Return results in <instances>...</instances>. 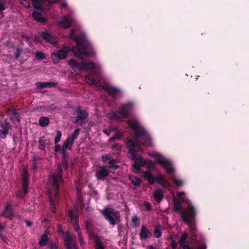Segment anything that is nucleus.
I'll return each instance as SVG.
<instances>
[{
  "label": "nucleus",
  "instance_id": "obj_27",
  "mask_svg": "<svg viewBox=\"0 0 249 249\" xmlns=\"http://www.w3.org/2000/svg\"><path fill=\"white\" fill-rule=\"evenodd\" d=\"M0 126L3 129V134L7 133H8L9 130L11 127L10 124L9 123L7 122L6 120L2 122Z\"/></svg>",
  "mask_w": 249,
  "mask_h": 249
},
{
  "label": "nucleus",
  "instance_id": "obj_3",
  "mask_svg": "<svg viewBox=\"0 0 249 249\" xmlns=\"http://www.w3.org/2000/svg\"><path fill=\"white\" fill-rule=\"evenodd\" d=\"M70 37L76 42L77 47H73V53L75 55L82 58L84 56H91L94 54L93 46L87 38L85 35L76 36L75 31L72 29L70 31Z\"/></svg>",
  "mask_w": 249,
  "mask_h": 249
},
{
  "label": "nucleus",
  "instance_id": "obj_26",
  "mask_svg": "<svg viewBox=\"0 0 249 249\" xmlns=\"http://www.w3.org/2000/svg\"><path fill=\"white\" fill-rule=\"evenodd\" d=\"M39 124L42 127H46L50 124V120L46 117H41L39 119Z\"/></svg>",
  "mask_w": 249,
  "mask_h": 249
},
{
  "label": "nucleus",
  "instance_id": "obj_55",
  "mask_svg": "<svg viewBox=\"0 0 249 249\" xmlns=\"http://www.w3.org/2000/svg\"><path fill=\"white\" fill-rule=\"evenodd\" d=\"M61 150H62V148L60 145L56 144L54 148V151L56 152H58Z\"/></svg>",
  "mask_w": 249,
  "mask_h": 249
},
{
  "label": "nucleus",
  "instance_id": "obj_18",
  "mask_svg": "<svg viewBox=\"0 0 249 249\" xmlns=\"http://www.w3.org/2000/svg\"><path fill=\"white\" fill-rule=\"evenodd\" d=\"M152 236L151 232L147 229L144 225L142 226L141 232L140 233V238L141 239H146Z\"/></svg>",
  "mask_w": 249,
  "mask_h": 249
},
{
  "label": "nucleus",
  "instance_id": "obj_60",
  "mask_svg": "<svg viewBox=\"0 0 249 249\" xmlns=\"http://www.w3.org/2000/svg\"><path fill=\"white\" fill-rule=\"evenodd\" d=\"M206 245L205 244H203L200 245V246L198 247L197 248H196V249H206Z\"/></svg>",
  "mask_w": 249,
  "mask_h": 249
},
{
  "label": "nucleus",
  "instance_id": "obj_44",
  "mask_svg": "<svg viewBox=\"0 0 249 249\" xmlns=\"http://www.w3.org/2000/svg\"><path fill=\"white\" fill-rule=\"evenodd\" d=\"M111 119L114 120H119L121 117L117 113L114 112L111 115Z\"/></svg>",
  "mask_w": 249,
  "mask_h": 249
},
{
  "label": "nucleus",
  "instance_id": "obj_36",
  "mask_svg": "<svg viewBox=\"0 0 249 249\" xmlns=\"http://www.w3.org/2000/svg\"><path fill=\"white\" fill-rule=\"evenodd\" d=\"M156 181H157L159 184L161 185V187H166V186L164 185L165 179L162 176L160 175L156 178Z\"/></svg>",
  "mask_w": 249,
  "mask_h": 249
},
{
  "label": "nucleus",
  "instance_id": "obj_57",
  "mask_svg": "<svg viewBox=\"0 0 249 249\" xmlns=\"http://www.w3.org/2000/svg\"><path fill=\"white\" fill-rule=\"evenodd\" d=\"M3 130L0 129V137L2 138H5L7 136V135L8 134L7 133L5 134H3Z\"/></svg>",
  "mask_w": 249,
  "mask_h": 249
},
{
  "label": "nucleus",
  "instance_id": "obj_19",
  "mask_svg": "<svg viewBox=\"0 0 249 249\" xmlns=\"http://www.w3.org/2000/svg\"><path fill=\"white\" fill-rule=\"evenodd\" d=\"M34 19L40 23H44L47 22V18L42 17V14L37 11H34L32 13Z\"/></svg>",
  "mask_w": 249,
  "mask_h": 249
},
{
  "label": "nucleus",
  "instance_id": "obj_54",
  "mask_svg": "<svg viewBox=\"0 0 249 249\" xmlns=\"http://www.w3.org/2000/svg\"><path fill=\"white\" fill-rule=\"evenodd\" d=\"M144 205L148 211L151 210V205L149 202H145Z\"/></svg>",
  "mask_w": 249,
  "mask_h": 249
},
{
  "label": "nucleus",
  "instance_id": "obj_33",
  "mask_svg": "<svg viewBox=\"0 0 249 249\" xmlns=\"http://www.w3.org/2000/svg\"><path fill=\"white\" fill-rule=\"evenodd\" d=\"M131 183L135 186L139 185L141 182V179L135 176H132L130 177Z\"/></svg>",
  "mask_w": 249,
  "mask_h": 249
},
{
  "label": "nucleus",
  "instance_id": "obj_52",
  "mask_svg": "<svg viewBox=\"0 0 249 249\" xmlns=\"http://www.w3.org/2000/svg\"><path fill=\"white\" fill-rule=\"evenodd\" d=\"M180 247L182 249H191V248L189 245L186 244H183L179 245Z\"/></svg>",
  "mask_w": 249,
  "mask_h": 249
},
{
  "label": "nucleus",
  "instance_id": "obj_17",
  "mask_svg": "<svg viewBox=\"0 0 249 249\" xmlns=\"http://www.w3.org/2000/svg\"><path fill=\"white\" fill-rule=\"evenodd\" d=\"M22 187H28L29 185V174L27 169L23 168L21 174Z\"/></svg>",
  "mask_w": 249,
  "mask_h": 249
},
{
  "label": "nucleus",
  "instance_id": "obj_64",
  "mask_svg": "<svg viewBox=\"0 0 249 249\" xmlns=\"http://www.w3.org/2000/svg\"><path fill=\"white\" fill-rule=\"evenodd\" d=\"M51 249H57L56 245L55 244H53L51 246Z\"/></svg>",
  "mask_w": 249,
  "mask_h": 249
},
{
  "label": "nucleus",
  "instance_id": "obj_13",
  "mask_svg": "<svg viewBox=\"0 0 249 249\" xmlns=\"http://www.w3.org/2000/svg\"><path fill=\"white\" fill-rule=\"evenodd\" d=\"M107 166H104L96 172L95 177L99 180H104L109 175V171L107 170Z\"/></svg>",
  "mask_w": 249,
  "mask_h": 249
},
{
  "label": "nucleus",
  "instance_id": "obj_40",
  "mask_svg": "<svg viewBox=\"0 0 249 249\" xmlns=\"http://www.w3.org/2000/svg\"><path fill=\"white\" fill-rule=\"evenodd\" d=\"M112 149L115 152H117L119 153L121 151L122 149V145L119 143H116L112 145Z\"/></svg>",
  "mask_w": 249,
  "mask_h": 249
},
{
  "label": "nucleus",
  "instance_id": "obj_6",
  "mask_svg": "<svg viewBox=\"0 0 249 249\" xmlns=\"http://www.w3.org/2000/svg\"><path fill=\"white\" fill-rule=\"evenodd\" d=\"M102 213L112 225H115L117 222L120 221L121 216L118 211L106 207L102 211Z\"/></svg>",
  "mask_w": 249,
  "mask_h": 249
},
{
  "label": "nucleus",
  "instance_id": "obj_49",
  "mask_svg": "<svg viewBox=\"0 0 249 249\" xmlns=\"http://www.w3.org/2000/svg\"><path fill=\"white\" fill-rule=\"evenodd\" d=\"M56 108H57V107L55 105L52 104L50 106H48L47 107L46 109L48 111H49V110L53 111V110H55Z\"/></svg>",
  "mask_w": 249,
  "mask_h": 249
},
{
  "label": "nucleus",
  "instance_id": "obj_43",
  "mask_svg": "<svg viewBox=\"0 0 249 249\" xmlns=\"http://www.w3.org/2000/svg\"><path fill=\"white\" fill-rule=\"evenodd\" d=\"M161 231L158 228L154 230V234L156 237L159 238L161 235Z\"/></svg>",
  "mask_w": 249,
  "mask_h": 249
},
{
  "label": "nucleus",
  "instance_id": "obj_31",
  "mask_svg": "<svg viewBox=\"0 0 249 249\" xmlns=\"http://www.w3.org/2000/svg\"><path fill=\"white\" fill-rule=\"evenodd\" d=\"M85 226L86 229L87 231V232L89 234H92V235H94L93 234V225L91 221L89 220L85 221Z\"/></svg>",
  "mask_w": 249,
  "mask_h": 249
},
{
  "label": "nucleus",
  "instance_id": "obj_16",
  "mask_svg": "<svg viewBox=\"0 0 249 249\" xmlns=\"http://www.w3.org/2000/svg\"><path fill=\"white\" fill-rule=\"evenodd\" d=\"M41 36L44 40L52 44H54L56 43V38L47 31L41 32Z\"/></svg>",
  "mask_w": 249,
  "mask_h": 249
},
{
  "label": "nucleus",
  "instance_id": "obj_48",
  "mask_svg": "<svg viewBox=\"0 0 249 249\" xmlns=\"http://www.w3.org/2000/svg\"><path fill=\"white\" fill-rule=\"evenodd\" d=\"M62 159H68V155L66 149H62Z\"/></svg>",
  "mask_w": 249,
  "mask_h": 249
},
{
  "label": "nucleus",
  "instance_id": "obj_25",
  "mask_svg": "<svg viewBox=\"0 0 249 249\" xmlns=\"http://www.w3.org/2000/svg\"><path fill=\"white\" fill-rule=\"evenodd\" d=\"M74 142L71 141L70 139L67 138L65 142H63V144L62 147V149L71 150L72 147V145Z\"/></svg>",
  "mask_w": 249,
  "mask_h": 249
},
{
  "label": "nucleus",
  "instance_id": "obj_30",
  "mask_svg": "<svg viewBox=\"0 0 249 249\" xmlns=\"http://www.w3.org/2000/svg\"><path fill=\"white\" fill-rule=\"evenodd\" d=\"M118 162L117 160L112 159L108 161L109 165L107 166V168H111L114 170L117 169L119 168V166L118 165L116 164V163Z\"/></svg>",
  "mask_w": 249,
  "mask_h": 249
},
{
  "label": "nucleus",
  "instance_id": "obj_9",
  "mask_svg": "<svg viewBox=\"0 0 249 249\" xmlns=\"http://www.w3.org/2000/svg\"><path fill=\"white\" fill-rule=\"evenodd\" d=\"M135 107V103L129 102L120 108L118 111V113L124 118H128L132 113Z\"/></svg>",
  "mask_w": 249,
  "mask_h": 249
},
{
  "label": "nucleus",
  "instance_id": "obj_8",
  "mask_svg": "<svg viewBox=\"0 0 249 249\" xmlns=\"http://www.w3.org/2000/svg\"><path fill=\"white\" fill-rule=\"evenodd\" d=\"M62 165L61 162H58L57 165L56 172L50 177V179L52 180L54 187H60L62 182Z\"/></svg>",
  "mask_w": 249,
  "mask_h": 249
},
{
  "label": "nucleus",
  "instance_id": "obj_20",
  "mask_svg": "<svg viewBox=\"0 0 249 249\" xmlns=\"http://www.w3.org/2000/svg\"><path fill=\"white\" fill-rule=\"evenodd\" d=\"M93 238L95 241V249H105V246L102 240L97 235H93Z\"/></svg>",
  "mask_w": 249,
  "mask_h": 249
},
{
  "label": "nucleus",
  "instance_id": "obj_41",
  "mask_svg": "<svg viewBox=\"0 0 249 249\" xmlns=\"http://www.w3.org/2000/svg\"><path fill=\"white\" fill-rule=\"evenodd\" d=\"M62 137V133L60 130H57L56 131V136L54 139V143L57 144L61 141V138Z\"/></svg>",
  "mask_w": 249,
  "mask_h": 249
},
{
  "label": "nucleus",
  "instance_id": "obj_28",
  "mask_svg": "<svg viewBox=\"0 0 249 249\" xmlns=\"http://www.w3.org/2000/svg\"><path fill=\"white\" fill-rule=\"evenodd\" d=\"M172 180L173 183L177 187H180L184 185L185 181L183 180L176 177H173Z\"/></svg>",
  "mask_w": 249,
  "mask_h": 249
},
{
  "label": "nucleus",
  "instance_id": "obj_24",
  "mask_svg": "<svg viewBox=\"0 0 249 249\" xmlns=\"http://www.w3.org/2000/svg\"><path fill=\"white\" fill-rule=\"evenodd\" d=\"M33 6L37 10H42L43 7L41 5V1H46L51 3L50 0H31Z\"/></svg>",
  "mask_w": 249,
  "mask_h": 249
},
{
  "label": "nucleus",
  "instance_id": "obj_4",
  "mask_svg": "<svg viewBox=\"0 0 249 249\" xmlns=\"http://www.w3.org/2000/svg\"><path fill=\"white\" fill-rule=\"evenodd\" d=\"M68 64L75 72L80 73L83 70H91L90 73L85 76L87 83L89 85H95L99 83L98 74L93 71L95 69L94 63L90 62L78 63L72 58L69 61Z\"/></svg>",
  "mask_w": 249,
  "mask_h": 249
},
{
  "label": "nucleus",
  "instance_id": "obj_2",
  "mask_svg": "<svg viewBox=\"0 0 249 249\" xmlns=\"http://www.w3.org/2000/svg\"><path fill=\"white\" fill-rule=\"evenodd\" d=\"M177 195L179 198V200L176 197L173 198V210L175 212L180 213L183 221L190 228L192 239L195 240L196 238V228L195 226L196 216V209L190 200L183 196L185 195L184 192H178Z\"/></svg>",
  "mask_w": 249,
  "mask_h": 249
},
{
  "label": "nucleus",
  "instance_id": "obj_21",
  "mask_svg": "<svg viewBox=\"0 0 249 249\" xmlns=\"http://www.w3.org/2000/svg\"><path fill=\"white\" fill-rule=\"evenodd\" d=\"M143 176L151 185H153L156 182V178L150 171H147L144 172L143 173Z\"/></svg>",
  "mask_w": 249,
  "mask_h": 249
},
{
  "label": "nucleus",
  "instance_id": "obj_5",
  "mask_svg": "<svg viewBox=\"0 0 249 249\" xmlns=\"http://www.w3.org/2000/svg\"><path fill=\"white\" fill-rule=\"evenodd\" d=\"M72 52L73 53V48L64 45L60 50H57L53 52L51 57L54 63H57L61 59H66L68 56V53Z\"/></svg>",
  "mask_w": 249,
  "mask_h": 249
},
{
  "label": "nucleus",
  "instance_id": "obj_14",
  "mask_svg": "<svg viewBox=\"0 0 249 249\" xmlns=\"http://www.w3.org/2000/svg\"><path fill=\"white\" fill-rule=\"evenodd\" d=\"M0 215L10 219L13 218L14 216V212L11 204L8 203L6 206L3 212Z\"/></svg>",
  "mask_w": 249,
  "mask_h": 249
},
{
  "label": "nucleus",
  "instance_id": "obj_34",
  "mask_svg": "<svg viewBox=\"0 0 249 249\" xmlns=\"http://www.w3.org/2000/svg\"><path fill=\"white\" fill-rule=\"evenodd\" d=\"M79 133H80V129L77 128L73 131V132L72 133L71 136L69 137L68 138L69 139H70L71 140V141L74 142V140L77 138L78 135H79Z\"/></svg>",
  "mask_w": 249,
  "mask_h": 249
},
{
  "label": "nucleus",
  "instance_id": "obj_53",
  "mask_svg": "<svg viewBox=\"0 0 249 249\" xmlns=\"http://www.w3.org/2000/svg\"><path fill=\"white\" fill-rule=\"evenodd\" d=\"M113 137L114 138L115 140H119L122 138V135L120 133L118 132L113 135Z\"/></svg>",
  "mask_w": 249,
  "mask_h": 249
},
{
  "label": "nucleus",
  "instance_id": "obj_46",
  "mask_svg": "<svg viewBox=\"0 0 249 249\" xmlns=\"http://www.w3.org/2000/svg\"><path fill=\"white\" fill-rule=\"evenodd\" d=\"M22 51L20 48H17L16 52L15 53V56L16 59H18L19 57L20 54L22 53Z\"/></svg>",
  "mask_w": 249,
  "mask_h": 249
},
{
  "label": "nucleus",
  "instance_id": "obj_51",
  "mask_svg": "<svg viewBox=\"0 0 249 249\" xmlns=\"http://www.w3.org/2000/svg\"><path fill=\"white\" fill-rule=\"evenodd\" d=\"M68 214L71 220H74V217L78 216L77 215H74L73 212L72 210H71L69 212Z\"/></svg>",
  "mask_w": 249,
  "mask_h": 249
},
{
  "label": "nucleus",
  "instance_id": "obj_29",
  "mask_svg": "<svg viewBox=\"0 0 249 249\" xmlns=\"http://www.w3.org/2000/svg\"><path fill=\"white\" fill-rule=\"evenodd\" d=\"M48 232L47 231H45L44 233L42 234L41 240L39 241V245L41 247H43L45 246L48 242Z\"/></svg>",
  "mask_w": 249,
  "mask_h": 249
},
{
  "label": "nucleus",
  "instance_id": "obj_42",
  "mask_svg": "<svg viewBox=\"0 0 249 249\" xmlns=\"http://www.w3.org/2000/svg\"><path fill=\"white\" fill-rule=\"evenodd\" d=\"M50 207H51V211L53 213H55L56 211V209L54 207V201L51 198L50 199Z\"/></svg>",
  "mask_w": 249,
  "mask_h": 249
},
{
  "label": "nucleus",
  "instance_id": "obj_56",
  "mask_svg": "<svg viewBox=\"0 0 249 249\" xmlns=\"http://www.w3.org/2000/svg\"><path fill=\"white\" fill-rule=\"evenodd\" d=\"M177 246H178V244H177V243L176 242H175V241H173L172 242L171 246L172 249H176L177 248Z\"/></svg>",
  "mask_w": 249,
  "mask_h": 249
},
{
  "label": "nucleus",
  "instance_id": "obj_50",
  "mask_svg": "<svg viewBox=\"0 0 249 249\" xmlns=\"http://www.w3.org/2000/svg\"><path fill=\"white\" fill-rule=\"evenodd\" d=\"M6 4V1H0V12H3L5 9V7L4 6Z\"/></svg>",
  "mask_w": 249,
  "mask_h": 249
},
{
  "label": "nucleus",
  "instance_id": "obj_35",
  "mask_svg": "<svg viewBox=\"0 0 249 249\" xmlns=\"http://www.w3.org/2000/svg\"><path fill=\"white\" fill-rule=\"evenodd\" d=\"M74 221H75V223L73 224V226L74 230L77 232H79L81 231V229H80V227H79V226L78 225V221H79L78 216H75L74 217Z\"/></svg>",
  "mask_w": 249,
  "mask_h": 249
},
{
  "label": "nucleus",
  "instance_id": "obj_23",
  "mask_svg": "<svg viewBox=\"0 0 249 249\" xmlns=\"http://www.w3.org/2000/svg\"><path fill=\"white\" fill-rule=\"evenodd\" d=\"M38 86L40 89H44L46 88L54 87L57 85V83L54 82H38L37 83Z\"/></svg>",
  "mask_w": 249,
  "mask_h": 249
},
{
  "label": "nucleus",
  "instance_id": "obj_7",
  "mask_svg": "<svg viewBox=\"0 0 249 249\" xmlns=\"http://www.w3.org/2000/svg\"><path fill=\"white\" fill-rule=\"evenodd\" d=\"M155 156L156 158V162L162 166H164L168 174L170 175L174 174L175 170L172 166V162L170 160L165 159L160 154H157Z\"/></svg>",
  "mask_w": 249,
  "mask_h": 249
},
{
  "label": "nucleus",
  "instance_id": "obj_11",
  "mask_svg": "<svg viewBox=\"0 0 249 249\" xmlns=\"http://www.w3.org/2000/svg\"><path fill=\"white\" fill-rule=\"evenodd\" d=\"M103 89L109 95L111 96L114 100L117 99L118 95L121 92V90L119 88L111 86L108 84H105L104 85Z\"/></svg>",
  "mask_w": 249,
  "mask_h": 249
},
{
  "label": "nucleus",
  "instance_id": "obj_63",
  "mask_svg": "<svg viewBox=\"0 0 249 249\" xmlns=\"http://www.w3.org/2000/svg\"><path fill=\"white\" fill-rule=\"evenodd\" d=\"M103 132L106 134L107 135L109 136L110 135L111 131H108L107 129H105L103 130Z\"/></svg>",
  "mask_w": 249,
  "mask_h": 249
},
{
  "label": "nucleus",
  "instance_id": "obj_45",
  "mask_svg": "<svg viewBox=\"0 0 249 249\" xmlns=\"http://www.w3.org/2000/svg\"><path fill=\"white\" fill-rule=\"evenodd\" d=\"M110 156L108 155H103L102 156V161L103 162H106L109 160H110Z\"/></svg>",
  "mask_w": 249,
  "mask_h": 249
},
{
  "label": "nucleus",
  "instance_id": "obj_59",
  "mask_svg": "<svg viewBox=\"0 0 249 249\" xmlns=\"http://www.w3.org/2000/svg\"><path fill=\"white\" fill-rule=\"evenodd\" d=\"M79 241L81 246H83L85 245V242L83 237L79 239Z\"/></svg>",
  "mask_w": 249,
  "mask_h": 249
},
{
  "label": "nucleus",
  "instance_id": "obj_22",
  "mask_svg": "<svg viewBox=\"0 0 249 249\" xmlns=\"http://www.w3.org/2000/svg\"><path fill=\"white\" fill-rule=\"evenodd\" d=\"M163 196V192L160 189H158L155 190L154 194V198L157 202L160 203L162 200Z\"/></svg>",
  "mask_w": 249,
  "mask_h": 249
},
{
  "label": "nucleus",
  "instance_id": "obj_61",
  "mask_svg": "<svg viewBox=\"0 0 249 249\" xmlns=\"http://www.w3.org/2000/svg\"><path fill=\"white\" fill-rule=\"evenodd\" d=\"M25 222H26L27 225L28 227H31L32 225H33V222L30 221H28L27 220H25Z\"/></svg>",
  "mask_w": 249,
  "mask_h": 249
},
{
  "label": "nucleus",
  "instance_id": "obj_38",
  "mask_svg": "<svg viewBox=\"0 0 249 249\" xmlns=\"http://www.w3.org/2000/svg\"><path fill=\"white\" fill-rule=\"evenodd\" d=\"M36 57L37 59L43 60L46 58V55L44 53L40 51H36L35 53Z\"/></svg>",
  "mask_w": 249,
  "mask_h": 249
},
{
  "label": "nucleus",
  "instance_id": "obj_39",
  "mask_svg": "<svg viewBox=\"0 0 249 249\" xmlns=\"http://www.w3.org/2000/svg\"><path fill=\"white\" fill-rule=\"evenodd\" d=\"M12 114L13 115V119L19 122L20 119V116L18 112H17L16 109L12 110Z\"/></svg>",
  "mask_w": 249,
  "mask_h": 249
},
{
  "label": "nucleus",
  "instance_id": "obj_58",
  "mask_svg": "<svg viewBox=\"0 0 249 249\" xmlns=\"http://www.w3.org/2000/svg\"><path fill=\"white\" fill-rule=\"evenodd\" d=\"M61 163L63 166L68 165V159H62Z\"/></svg>",
  "mask_w": 249,
  "mask_h": 249
},
{
  "label": "nucleus",
  "instance_id": "obj_37",
  "mask_svg": "<svg viewBox=\"0 0 249 249\" xmlns=\"http://www.w3.org/2000/svg\"><path fill=\"white\" fill-rule=\"evenodd\" d=\"M38 149L41 150H44L45 149V141L43 139V138L41 137L39 139L38 141Z\"/></svg>",
  "mask_w": 249,
  "mask_h": 249
},
{
  "label": "nucleus",
  "instance_id": "obj_32",
  "mask_svg": "<svg viewBox=\"0 0 249 249\" xmlns=\"http://www.w3.org/2000/svg\"><path fill=\"white\" fill-rule=\"evenodd\" d=\"M188 236V233L186 232H183L181 234V237L178 241L179 244L181 245L188 243V242L186 241Z\"/></svg>",
  "mask_w": 249,
  "mask_h": 249
},
{
  "label": "nucleus",
  "instance_id": "obj_1",
  "mask_svg": "<svg viewBox=\"0 0 249 249\" xmlns=\"http://www.w3.org/2000/svg\"><path fill=\"white\" fill-rule=\"evenodd\" d=\"M126 123L133 130L136 138L135 139H126L125 143L129 149V158L132 160H135L133 164L134 172L139 173L141 172V166L145 164V161L142 157H136V153L142 150V145H152V139L144 127L140 125L139 120H128Z\"/></svg>",
  "mask_w": 249,
  "mask_h": 249
},
{
  "label": "nucleus",
  "instance_id": "obj_62",
  "mask_svg": "<svg viewBox=\"0 0 249 249\" xmlns=\"http://www.w3.org/2000/svg\"><path fill=\"white\" fill-rule=\"evenodd\" d=\"M82 193L81 188H77V194L78 196H80Z\"/></svg>",
  "mask_w": 249,
  "mask_h": 249
},
{
  "label": "nucleus",
  "instance_id": "obj_47",
  "mask_svg": "<svg viewBox=\"0 0 249 249\" xmlns=\"http://www.w3.org/2000/svg\"><path fill=\"white\" fill-rule=\"evenodd\" d=\"M139 218L136 215L132 217V222L136 226H137L139 225Z\"/></svg>",
  "mask_w": 249,
  "mask_h": 249
},
{
  "label": "nucleus",
  "instance_id": "obj_15",
  "mask_svg": "<svg viewBox=\"0 0 249 249\" xmlns=\"http://www.w3.org/2000/svg\"><path fill=\"white\" fill-rule=\"evenodd\" d=\"M72 19L68 16L63 17L59 22V25L64 29H67L71 26Z\"/></svg>",
  "mask_w": 249,
  "mask_h": 249
},
{
  "label": "nucleus",
  "instance_id": "obj_10",
  "mask_svg": "<svg viewBox=\"0 0 249 249\" xmlns=\"http://www.w3.org/2000/svg\"><path fill=\"white\" fill-rule=\"evenodd\" d=\"M75 112L77 114L75 124L79 123L80 125H82L85 121L88 118L89 114L86 110H83L82 107L78 106L75 109Z\"/></svg>",
  "mask_w": 249,
  "mask_h": 249
},
{
  "label": "nucleus",
  "instance_id": "obj_12",
  "mask_svg": "<svg viewBox=\"0 0 249 249\" xmlns=\"http://www.w3.org/2000/svg\"><path fill=\"white\" fill-rule=\"evenodd\" d=\"M65 245L67 249H78L75 239L68 232L66 233Z\"/></svg>",
  "mask_w": 249,
  "mask_h": 249
}]
</instances>
